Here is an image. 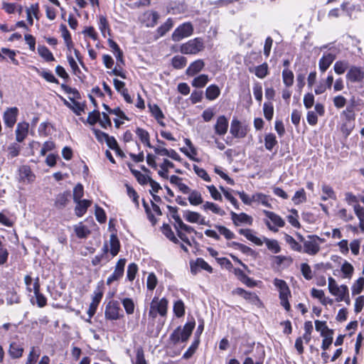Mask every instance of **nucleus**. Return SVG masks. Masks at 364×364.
<instances>
[{"label": "nucleus", "mask_w": 364, "mask_h": 364, "mask_svg": "<svg viewBox=\"0 0 364 364\" xmlns=\"http://www.w3.org/2000/svg\"><path fill=\"white\" fill-rule=\"evenodd\" d=\"M138 136L139 137L141 142L144 143L146 146L149 148L152 147L149 142V134L147 132L138 128Z\"/></svg>", "instance_id": "13d9d810"}, {"label": "nucleus", "mask_w": 364, "mask_h": 364, "mask_svg": "<svg viewBox=\"0 0 364 364\" xmlns=\"http://www.w3.org/2000/svg\"><path fill=\"white\" fill-rule=\"evenodd\" d=\"M23 348L16 342H12L9 345V355L13 359L20 358L23 353Z\"/></svg>", "instance_id": "a211bd4d"}, {"label": "nucleus", "mask_w": 364, "mask_h": 364, "mask_svg": "<svg viewBox=\"0 0 364 364\" xmlns=\"http://www.w3.org/2000/svg\"><path fill=\"white\" fill-rule=\"evenodd\" d=\"M149 108L152 115L155 117V119L157 121H159L164 118V115L158 105L149 104Z\"/></svg>", "instance_id": "c03bdc74"}, {"label": "nucleus", "mask_w": 364, "mask_h": 364, "mask_svg": "<svg viewBox=\"0 0 364 364\" xmlns=\"http://www.w3.org/2000/svg\"><path fill=\"white\" fill-rule=\"evenodd\" d=\"M235 293L238 295H240L245 299H246L255 304H256L257 302H259V299L258 296L255 293L247 291L242 288H237L235 290Z\"/></svg>", "instance_id": "4be33fe9"}, {"label": "nucleus", "mask_w": 364, "mask_h": 364, "mask_svg": "<svg viewBox=\"0 0 364 364\" xmlns=\"http://www.w3.org/2000/svg\"><path fill=\"white\" fill-rule=\"evenodd\" d=\"M346 78L352 82H360L364 79V71L359 67L352 66L346 74Z\"/></svg>", "instance_id": "9d476101"}, {"label": "nucleus", "mask_w": 364, "mask_h": 364, "mask_svg": "<svg viewBox=\"0 0 364 364\" xmlns=\"http://www.w3.org/2000/svg\"><path fill=\"white\" fill-rule=\"evenodd\" d=\"M100 113L98 110L94 109L88 114L87 122L90 125L95 124L100 120Z\"/></svg>", "instance_id": "bf43d9fd"}, {"label": "nucleus", "mask_w": 364, "mask_h": 364, "mask_svg": "<svg viewBox=\"0 0 364 364\" xmlns=\"http://www.w3.org/2000/svg\"><path fill=\"white\" fill-rule=\"evenodd\" d=\"M188 194V200L192 205H198L203 203L202 195L198 191L190 188V192Z\"/></svg>", "instance_id": "b1692460"}, {"label": "nucleus", "mask_w": 364, "mask_h": 364, "mask_svg": "<svg viewBox=\"0 0 364 364\" xmlns=\"http://www.w3.org/2000/svg\"><path fill=\"white\" fill-rule=\"evenodd\" d=\"M28 127L29 124L26 122L18 123L16 129V140L18 142H22L26 139L28 135Z\"/></svg>", "instance_id": "4468645a"}, {"label": "nucleus", "mask_w": 364, "mask_h": 364, "mask_svg": "<svg viewBox=\"0 0 364 364\" xmlns=\"http://www.w3.org/2000/svg\"><path fill=\"white\" fill-rule=\"evenodd\" d=\"M277 143L276 136L273 134H268L265 136L264 146L267 150L271 151Z\"/></svg>", "instance_id": "ea45409f"}, {"label": "nucleus", "mask_w": 364, "mask_h": 364, "mask_svg": "<svg viewBox=\"0 0 364 364\" xmlns=\"http://www.w3.org/2000/svg\"><path fill=\"white\" fill-rule=\"evenodd\" d=\"M231 219L235 225L239 226L241 224L252 225L253 219L251 216L248 215L245 213L237 214L235 212H231Z\"/></svg>", "instance_id": "9b49d317"}, {"label": "nucleus", "mask_w": 364, "mask_h": 364, "mask_svg": "<svg viewBox=\"0 0 364 364\" xmlns=\"http://www.w3.org/2000/svg\"><path fill=\"white\" fill-rule=\"evenodd\" d=\"M76 203L75 208V215L77 217H82L87 211L88 207L91 205L92 202L89 200H80Z\"/></svg>", "instance_id": "aec40b11"}, {"label": "nucleus", "mask_w": 364, "mask_h": 364, "mask_svg": "<svg viewBox=\"0 0 364 364\" xmlns=\"http://www.w3.org/2000/svg\"><path fill=\"white\" fill-rule=\"evenodd\" d=\"M268 74V65L266 63L255 68V75L259 78H264Z\"/></svg>", "instance_id": "09e8293b"}, {"label": "nucleus", "mask_w": 364, "mask_h": 364, "mask_svg": "<svg viewBox=\"0 0 364 364\" xmlns=\"http://www.w3.org/2000/svg\"><path fill=\"white\" fill-rule=\"evenodd\" d=\"M193 170L196 172V173L199 177L203 178L204 181H208V182L210 181V176H208V173L206 172V171L205 169H203L202 168H200V167H198L196 165H194L193 166Z\"/></svg>", "instance_id": "69168bd1"}, {"label": "nucleus", "mask_w": 364, "mask_h": 364, "mask_svg": "<svg viewBox=\"0 0 364 364\" xmlns=\"http://www.w3.org/2000/svg\"><path fill=\"white\" fill-rule=\"evenodd\" d=\"M70 196V193L69 191L58 194L55 199L54 206L58 210L63 209L68 203Z\"/></svg>", "instance_id": "dca6fc26"}, {"label": "nucleus", "mask_w": 364, "mask_h": 364, "mask_svg": "<svg viewBox=\"0 0 364 364\" xmlns=\"http://www.w3.org/2000/svg\"><path fill=\"white\" fill-rule=\"evenodd\" d=\"M69 100L72 102L73 105H71L70 109L77 114L80 115L82 112H84V105H81L80 102L75 101L74 97H69Z\"/></svg>", "instance_id": "6e6d98bb"}, {"label": "nucleus", "mask_w": 364, "mask_h": 364, "mask_svg": "<svg viewBox=\"0 0 364 364\" xmlns=\"http://www.w3.org/2000/svg\"><path fill=\"white\" fill-rule=\"evenodd\" d=\"M230 132L235 138H244L247 135V128L234 118L231 122Z\"/></svg>", "instance_id": "0eeeda50"}, {"label": "nucleus", "mask_w": 364, "mask_h": 364, "mask_svg": "<svg viewBox=\"0 0 364 364\" xmlns=\"http://www.w3.org/2000/svg\"><path fill=\"white\" fill-rule=\"evenodd\" d=\"M173 23L171 18H168L166 21L159 26L156 31L158 36L162 37L164 36L168 31L171 30L173 27Z\"/></svg>", "instance_id": "473e14b6"}, {"label": "nucleus", "mask_w": 364, "mask_h": 364, "mask_svg": "<svg viewBox=\"0 0 364 364\" xmlns=\"http://www.w3.org/2000/svg\"><path fill=\"white\" fill-rule=\"evenodd\" d=\"M336 58V55L332 53H328L324 55L319 60L318 66L319 69L322 73H324L333 62Z\"/></svg>", "instance_id": "6ab92c4d"}, {"label": "nucleus", "mask_w": 364, "mask_h": 364, "mask_svg": "<svg viewBox=\"0 0 364 364\" xmlns=\"http://www.w3.org/2000/svg\"><path fill=\"white\" fill-rule=\"evenodd\" d=\"M264 115L267 120H271L274 114L273 106L271 104L264 103L263 106Z\"/></svg>", "instance_id": "774afa93"}, {"label": "nucleus", "mask_w": 364, "mask_h": 364, "mask_svg": "<svg viewBox=\"0 0 364 364\" xmlns=\"http://www.w3.org/2000/svg\"><path fill=\"white\" fill-rule=\"evenodd\" d=\"M306 200V193L303 188L297 191L292 198L294 204L298 205Z\"/></svg>", "instance_id": "79ce46f5"}, {"label": "nucleus", "mask_w": 364, "mask_h": 364, "mask_svg": "<svg viewBox=\"0 0 364 364\" xmlns=\"http://www.w3.org/2000/svg\"><path fill=\"white\" fill-rule=\"evenodd\" d=\"M159 18V14L156 11H148L145 12L141 17V23L147 27L154 26Z\"/></svg>", "instance_id": "f8f14e48"}, {"label": "nucleus", "mask_w": 364, "mask_h": 364, "mask_svg": "<svg viewBox=\"0 0 364 364\" xmlns=\"http://www.w3.org/2000/svg\"><path fill=\"white\" fill-rule=\"evenodd\" d=\"M173 311L177 317L183 316L185 314L183 302L181 300L176 301L173 306Z\"/></svg>", "instance_id": "052dcab7"}, {"label": "nucleus", "mask_w": 364, "mask_h": 364, "mask_svg": "<svg viewBox=\"0 0 364 364\" xmlns=\"http://www.w3.org/2000/svg\"><path fill=\"white\" fill-rule=\"evenodd\" d=\"M21 151V146L16 143L11 144L8 147V156L10 158H14L17 156Z\"/></svg>", "instance_id": "5fc2aeb1"}, {"label": "nucleus", "mask_w": 364, "mask_h": 364, "mask_svg": "<svg viewBox=\"0 0 364 364\" xmlns=\"http://www.w3.org/2000/svg\"><path fill=\"white\" fill-rule=\"evenodd\" d=\"M263 242H265L267 248L274 253H278L281 251L279 242L276 240H270L267 237H264Z\"/></svg>", "instance_id": "c9c22d12"}, {"label": "nucleus", "mask_w": 364, "mask_h": 364, "mask_svg": "<svg viewBox=\"0 0 364 364\" xmlns=\"http://www.w3.org/2000/svg\"><path fill=\"white\" fill-rule=\"evenodd\" d=\"M364 287V278L360 277L359 278L356 282L353 284L352 287V293L353 294H359Z\"/></svg>", "instance_id": "0e129e2a"}, {"label": "nucleus", "mask_w": 364, "mask_h": 364, "mask_svg": "<svg viewBox=\"0 0 364 364\" xmlns=\"http://www.w3.org/2000/svg\"><path fill=\"white\" fill-rule=\"evenodd\" d=\"M183 217L189 223H198L201 215L197 212L186 210L183 213Z\"/></svg>", "instance_id": "58836bf2"}, {"label": "nucleus", "mask_w": 364, "mask_h": 364, "mask_svg": "<svg viewBox=\"0 0 364 364\" xmlns=\"http://www.w3.org/2000/svg\"><path fill=\"white\" fill-rule=\"evenodd\" d=\"M122 305L128 314H133L134 311V303L132 299L126 298L122 299Z\"/></svg>", "instance_id": "680f3d73"}, {"label": "nucleus", "mask_w": 364, "mask_h": 364, "mask_svg": "<svg viewBox=\"0 0 364 364\" xmlns=\"http://www.w3.org/2000/svg\"><path fill=\"white\" fill-rule=\"evenodd\" d=\"M315 328L317 331L321 333V335H323L331 331L326 326V321H321L318 320L315 321Z\"/></svg>", "instance_id": "e2e57ef3"}, {"label": "nucleus", "mask_w": 364, "mask_h": 364, "mask_svg": "<svg viewBox=\"0 0 364 364\" xmlns=\"http://www.w3.org/2000/svg\"><path fill=\"white\" fill-rule=\"evenodd\" d=\"M187 63V59L182 55H176L171 59V65L175 69H182Z\"/></svg>", "instance_id": "2f4dec72"}, {"label": "nucleus", "mask_w": 364, "mask_h": 364, "mask_svg": "<svg viewBox=\"0 0 364 364\" xmlns=\"http://www.w3.org/2000/svg\"><path fill=\"white\" fill-rule=\"evenodd\" d=\"M110 253L113 257L116 256L119 251V241L116 235L112 234L109 239Z\"/></svg>", "instance_id": "c85d7f7f"}, {"label": "nucleus", "mask_w": 364, "mask_h": 364, "mask_svg": "<svg viewBox=\"0 0 364 364\" xmlns=\"http://www.w3.org/2000/svg\"><path fill=\"white\" fill-rule=\"evenodd\" d=\"M348 292V287L346 285H341L333 292V295L337 296V301H341L346 300L345 297Z\"/></svg>", "instance_id": "37998d69"}, {"label": "nucleus", "mask_w": 364, "mask_h": 364, "mask_svg": "<svg viewBox=\"0 0 364 364\" xmlns=\"http://www.w3.org/2000/svg\"><path fill=\"white\" fill-rule=\"evenodd\" d=\"M120 312L121 309L118 301H109L105 307V318L109 320H117L120 317Z\"/></svg>", "instance_id": "423d86ee"}, {"label": "nucleus", "mask_w": 364, "mask_h": 364, "mask_svg": "<svg viewBox=\"0 0 364 364\" xmlns=\"http://www.w3.org/2000/svg\"><path fill=\"white\" fill-rule=\"evenodd\" d=\"M38 53L43 58H44L48 62L55 60V58L52 53L45 46H39L38 47Z\"/></svg>", "instance_id": "72a5a7b5"}, {"label": "nucleus", "mask_w": 364, "mask_h": 364, "mask_svg": "<svg viewBox=\"0 0 364 364\" xmlns=\"http://www.w3.org/2000/svg\"><path fill=\"white\" fill-rule=\"evenodd\" d=\"M301 270L302 274L305 279H306L308 280H310L312 279V277H313L312 272H311L310 266L308 264H306V263L301 264Z\"/></svg>", "instance_id": "338daca9"}, {"label": "nucleus", "mask_w": 364, "mask_h": 364, "mask_svg": "<svg viewBox=\"0 0 364 364\" xmlns=\"http://www.w3.org/2000/svg\"><path fill=\"white\" fill-rule=\"evenodd\" d=\"M299 239L304 244V252L309 255H316L320 251V243L323 240L316 235H309L306 239L299 236Z\"/></svg>", "instance_id": "f03ea898"}, {"label": "nucleus", "mask_w": 364, "mask_h": 364, "mask_svg": "<svg viewBox=\"0 0 364 364\" xmlns=\"http://www.w3.org/2000/svg\"><path fill=\"white\" fill-rule=\"evenodd\" d=\"M214 129L215 134L220 136L225 135L228 129V119L224 115L218 117L214 126Z\"/></svg>", "instance_id": "ddd939ff"}, {"label": "nucleus", "mask_w": 364, "mask_h": 364, "mask_svg": "<svg viewBox=\"0 0 364 364\" xmlns=\"http://www.w3.org/2000/svg\"><path fill=\"white\" fill-rule=\"evenodd\" d=\"M209 78L207 75L202 74L195 77L192 81V85L196 87H203L208 82Z\"/></svg>", "instance_id": "4c0bfd02"}, {"label": "nucleus", "mask_w": 364, "mask_h": 364, "mask_svg": "<svg viewBox=\"0 0 364 364\" xmlns=\"http://www.w3.org/2000/svg\"><path fill=\"white\" fill-rule=\"evenodd\" d=\"M158 283L157 278L154 273L149 274L146 279V287L148 290L153 291Z\"/></svg>", "instance_id": "603ef678"}, {"label": "nucleus", "mask_w": 364, "mask_h": 364, "mask_svg": "<svg viewBox=\"0 0 364 364\" xmlns=\"http://www.w3.org/2000/svg\"><path fill=\"white\" fill-rule=\"evenodd\" d=\"M18 172L20 180L22 181L31 183L35 180L36 176L28 166H21L18 169Z\"/></svg>", "instance_id": "2eb2a0df"}, {"label": "nucleus", "mask_w": 364, "mask_h": 364, "mask_svg": "<svg viewBox=\"0 0 364 364\" xmlns=\"http://www.w3.org/2000/svg\"><path fill=\"white\" fill-rule=\"evenodd\" d=\"M170 182L173 185L176 186L183 193L187 194L190 192V188L182 182L181 178L173 175L170 177Z\"/></svg>", "instance_id": "5701e85b"}, {"label": "nucleus", "mask_w": 364, "mask_h": 364, "mask_svg": "<svg viewBox=\"0 0 364 364\" xmlns=\"http://www.w3.org/2000/svg\"><path fill=\"white\" fill-rule=\"evenodd\" d=\"M263 213L275 225L279 228L284 226L285 222L279 215L265 210H263Z\"/></svg>", "instance_id": "a878e982"}, {"label": "nucleus", "mask_w": 364, "mask_h": 364, "mask_svg": "<svg viewBox=\"0 0 364 364\" xmlns=\"http://www.w3.org/2000/svg\"><path fill=\"white\" fill-rule=\"evenodd\" d=\"M173 164L168 159H164V162L160 165L161 170L159 171V174L164 178H168V168H173Z\"/></svg>", "instance_id": "f704fd0d"}, {"label": "nucleus", "mask_w": 364, "mask_h": 364, "mask_svg": "<svg viewBox=\"0 0 364 364\" xmlns=\"http://www.w3.org/2000/svg\"><path fill=\"white\" fill-rule=\"evenodd\" d=\"M203 209L204 210H211L213 213L218 214L221 216L225 214V212L223 209H221L218 205L212 202H205L203 205Z\"/></svg>", "instance_id": "c756f323"}, {"label": "nucleus", "mask_w": 364, "mask_h": 364, "mask_svg": "<svg viewBox=\"0 0 364 364\" xmlns=\"http://www.w3.org/2000/svg\"><path fill=\"white\" fill-rule=\"evenodd\" d=\"M167 305L168 301L166 299L159 300V298L154 297L151 303L149 315L153 318H155L157 314L162 316H165L167 312Z\"/></svg>", "instance_id": "20e7f679"}, {"label": "nucleus", "mask_w": 364, "mask_h": 364, "mask_svg": "<svg viewBox=\"0 0 364 364\" xmlns=\"http://www.w3.org/2000/svg\"><path fill=\"white\" fill-rule=\"evenodd\" d=\"M84 194L83 186L81 183H77L73 189V200L78 202L82 198Z\"/></svg>", "instance_id": "3c124183"}, {"label": "nucleus", "mask_w": 364, "mask_h": 364, "mask_svg": "<svg viewBox=\"0 0 364 364\" xmlns=\"http://www.w3.org/2000/svg\"><path fill=\"white\" fill-rule=\"evenodd\" d=\"M354 210L360 220V228L364 231V208L358 204L354 205Z\"/></svg>", "instance_id": "a18cd8bd"}, {"label": "nucleus", "mask_w": 364, "mask_h": 364, "mask_svg": "<svg viewBox=\"0 0 364 364\" xmlns=\"http://www.w3.org/2000/svg\"><path fill=\"white\" fill-rule=\"evenodd\" d=\"M239 233L244 235L247 240L254 242L255 245L261 246L263 244V241L253 235L252 230L250 229H240Z\"/></svg>", "instance_id": "393cba45"}, {"label": "nucleus", "mask_w": 364, "mask_h": 364, "mask_svg": "<svg viewBox=\"0 0 364 364\" xmlns=\"http://www.w3.org/2000/svg\"><path fill=\"white\" fill-rule=\"evenodd\" d=\"M348 68V63L347 61L338 60L334 64L333 69L337 74L341 75L345 73Z\"/></svg>", "instance_id": "49530a36"}, {"label": "nucleus", "mask_w": 364, "mask_h": 364, "mask_svg": "<svg viewBox=\"0 0 364 364\" xmlns=\"http://www.w3.org/2000/svg\"><path fill=\"white\" fill-rule=\"evenodd\" d=\"M253 200H254L253 202L260 203L261 204H262L263 205H264L267 208H271V205L268 201L267 196H266L263 193H257L254 194Z\"/></svg>", "instance_id": "a19ab883"}, {"label": "nucleus", "mask_w": 364, "mask_h": 364, "mask_svg": "<svg viewBox=\"0 0 364 364\" xmlns=\"http://www.w3.org/2000/svg\"><path fill=\"white\" fill-rule=\"evenodd\" d=\"M220 93V88L215 85L208 86L205 91V97L209 100H214Z\"/></svg>", "instance_id": "bb28decb"}, {"label": "nucleus", "mask_w": 364, "mask_h": 364, "mask_svg": "<svg viewBox=\"0 0 364 364\" xmlns=\"http://www.w3.org/2000/svg\"><path fill=\"white\" fill-rule=\"evenodd\" d=\"M195 321L187 323L183 329L178 328L175 330L171 335V339L174 343H177L180 341L182 342L186 341L192 333L195 327Z\"/></svg>", "instance_id": "7ed1b4c3"}, {"label": "nucleus", "mask_w": 364, "mask_h": 364, "mask_svg": "<svg viewBox=\"0 0 364 364\" xmlns=\"http://www.w3.org/2000/svg\"><path fill=\"white\" fill-rule=\"evenodd\" d=\"M205 66V63L203 60L198 59L191 63L187 68L186 73L189 76H193L201 71Z\"/></svg>", "instance_id": "f3484780"}, {"label": "nucleus", "mask_w": 364, "mask_h": 364, "mask_svg": "<svg viewBox=\"0 0 364 364\" xmlns=\"http://www.w3.org/2000/svg\"><path fill=\"white\" fill-rule=\"evenodd\" d=\"M229 246L240 250L244 254L250 255L253 252L250 247L237 242H232L229 244Z\"/></svg>", "instance_id": "864d4df0"}, {"label": "nucleus", "mask_w": 364, "mask_h": 364, "mask_svg": "<svg viewBox=\"0 0 364 364\" xmlns=\"http://www.w3.org/2000/svg\"><path fill=\"white\" fill-rule=\"evenodd\" d=\"M322 196H321V200H327L328 199H333L335 200L336 198V193L333 188L326 184H323L322 186Z\"/></svg>", "instance_id": "cd10ccee"}, {"label": "nucleus", "mask_w": 364, "mask_h": 364, "mask_svg": "<svg viewBox=\"0 0 364 364\" xmlns=\"http://www.w3.org/2000/svg\"><path fill=\"white\" fill-rule=\"evenodd\" d=\"M193 33V26L190 22L184 23L177 27L172 33L171 38L178 42L184 38L189 37Z\"/></svg>", "instance_id": "39448f33"}, {"label": "nucleus", "mask_w": 364, "mask_h": 364, "mask_svg": "<svg viewBox=\"0 0 364 364\" xmlns=\"http://www.w3.org/2000/svg\"><path fill=\"white\" fill-rule=\"evenodd\" d=\"M321 336L323 337V342H322V348L326 350H327L329 346L331 345L333 341V331H328V333L321 335Z\"/></svg>", "instance_id": "8fccbe9b"}, {"label": "nucleus", "mask_w": 364, "mask_h": 364, "mask_svg": "<svg viewBox=\"0 0 364 364\" xmlns=\"http://www.w3.org/2000/svg\"><path fill=\"white\" fill-rule=\"evenodd\" d=\"M74 230L77 237L79 238H86L90 234V230L87 226L82 225V223L75 225L74 227Z\"/></svg>", "instance_id": "7c9ffc66"}, {"label": "nucleus", "mask_w": 364, "mask_h": 364, "mask_svg": "<svg viewBox=\"0 0 364 364\" xmlns=\"http://www.w3.org/2000/svg\"><path fill=\"white\" fill-rule=\"evenodd\" d=\"M274 284L279 291V297L290 296V290L285 281L275 279L274 280Z\"/></svg>", "instance_id": "412c9836"}, {"label": "nucleus", "mask_w": 364, "mask_h": 364, "mask_svg": "<svg viewBox=\"0 0 364 364\" xmlns=\"http://www.w3.org/2000/svg\"><path fill=\"white\" fill-rule=\"evenodd\" d=\"M125 264V259H120L118 260L116 264L114 272L107 278V285H110L113 282L119 279L123 276Z\"/></svg>", "instance_id": "1a4fd4ad"}, {"label": "nucleus", "mask_w": 364, "mask_h": 364, "mask_svg": "<svg viewBox=\"0 0 364 364\" xmlns=\"http://www.w3.org/2000/svg\"><path fill=\"white\" fill-rule=\"evenodd\" d=\"M283 82L287 87H290L294 83V73L289 69H284L282 71Z\"/></svg>", "instance_id": "e433bc0d"}, {"label": "nucleus", "mask_w": 364, "mask_h": 364, "mask_svg": "<svg viewBox=\"0 0 364 364\" xmlns=\"http://www.w3.org/2000/svg\"><path fill=\"white\" fill-rule=\"evenodd\" d=\"M18 114V109L17 107L7 108L3 116L5 125L9 128H12L16 122Z\"/></svg>", "instance_id": "6e6552de"}, {"label": "nucleus", "mask_w": 364, "mask_h": 364, "mask_svg": "<svg viewBox=\"0 0 364 364\" xmlns=\"http://www.w3.org/2000/svg\"><path fill=\"white\" fill-rule=\"evenodd\" d=\"M218 232L223 235L227 240H231L235 237V234L226 227L223 225H215Z\"/></svg>", "instance_id": "4d7b16f0"}, {"label": "nucleus", "mask_w": 364, "mask_h": 364, "mask_svg": "<svg viewBox=\"0 0 364 364\" xmlns=\"http://www.w3.org/2000/svg\"><path fill=\"white\" fill-rule=\"evenodd\" d=\"M162 232L167 238H168L171 241L176 243L178 242V239L175 237L171 227L168 224H164L161 228Z\"/></svg>", "instance_id": "de8ad7c7"}, {"label": "nucleus", "mask_w": 364, "mask_h": 364, "mask_svg": "<svg viewBox=\"0 0 364 364\" xmlns=\"http://www.w3.org/2000/svg\"><path fill=\"white\" fill-rule=\"evenodd\" d=\"M205 48L204 41L201 38H195L181 45L179 51L186 55H196Z\"/></svg>", "instance_id": "f257e3e1"}]
</instances>
